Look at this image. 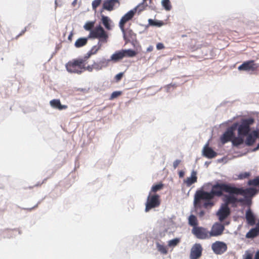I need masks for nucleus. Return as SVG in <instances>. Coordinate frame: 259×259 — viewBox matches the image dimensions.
<instances>
[{
	"instance_id": "nucleus-1",
	"label": "nucleus",
	"mask_w": 259,
	"mask_h": 259,
	"mask_svg": "<svg viewBox=\"0 0 259 259\" xmlns=\"http://www.w3.org/2000/svg\"><path fill=\"white\" fill-rule=\"evenodd\" d=\"M213 198L209 192L203 190H198L194 194L193 204L195 208H211L214 205L212 201Z\"/></svg>"
},
{
	"instance_id": "nucleus-2",
	"label": "nucleus",
	"mask_w": 259,
	"mask_h": 259,
	"mask_svg": "<svg viewBox=\"0 0 259 259\" xmlns=\"http://www.w3.org/2000/svg\"><path fill=\"white\" fill-rule=\"evenodd\" d=\"M234 189L235 186L230 184L217 182L212 186L209 192L214 198V196L221 197L224 196V192L234 193Z\"/></svg>"
},
{
	"instance_id": "nucleus-3",
	"label": "nucleus",
	"mask_w": 259,
	"mask_h": 259,
	"mask_svg": "<svg viewBox=\"0 0 259 259\" xmlns=\"http://www.w3.org/2000/svg\"><path fill=\"white\" fill-rule=\"evenodd\" d=\"M254 120L251 117L243 118L240 123L238 122L237 131L238 135L246 137L250 132V126L254 123Z\"/></svg>"
},
{
	"instance_id": "nucleus-4",
	"label": "nucleus",
	"mask_w": 259,
	"mask_h": 259,
	"mask_svg": "<svg viewBox=\"0 0 259 259\" xmlns=\"http://www.w3.org/2000/svg\"><path fill=\"white\" fill-rule=\"evenodd\" d=\"M88 38H98L99 43H105L107 41L108 35L104 28L99 25L90 31Z\"/></svg>"
},
{
	"instance_id": "nucleus-5",
	"label": "nucleus",
	"mask_w": 259,
	"mask_h": 259,
	"mask_svg": "<svg viewBox=\"0 0 259 259\" xmlns=\"http://www.w3.org/2000/svg\"><path fill=\"white\" fill-rule=\"evenodd\" d=\"M82 60L76 59L68 62L65 65L68 72L72 73L80 74L82 73V68H84Z\"/></svg>"
},
{
	"instance_id": "nucleus-6",
	"label": "nucleus",
	"mask_w": 259,
	"mask_h": 259,
	"mask_svg": "<svg viewBox=\"0 0 259 259\" xmlns=\"http://www.w3.org/2000/svg\"><path fill=\"white\" fill-rule=\"evenodd\" d=\"M160 203L159 196L157 194L152 195L149 192L146 203L145 211L147 212L152 208L158 207Z\"/></svg>"
},
{
	"instance_id": "nucleus-7",
	"label": "nucleus",
	"mask_w": 259,
	"mask_h": 259,
	"mask_svg": "<svg viewBox=\"0 0 259 259\" xmlns=\"http://www.w3.org/2000/svg\"><path fill=\"white\" fill-rule=\"evenodd\" d=\"M238 122L234 123L221 137V141L224 144L229 141H232L234 137V131L237 129Z\"/></svg>"
},
{
	"instance_id": "nucleus-8",
	"label": "nucleus",
	"mask_w": 259,
	"mask_h": 259,
	"mask_svg": "<svg viewBox=\"0 0 259 259\" xmlns=\"http://www.w3.org/2000/svg\"><path fill=\"white\" fill-rule=\"evenodd\" d=\"M192 234L199 239H208L210 236L209 235V231L206 228L202 227H194L192 230Z\"/></svg>"
},
{
	"instance_id": "nucleus-9",
	"label": "nucleus",
	"mask_w": 259,
	"mask_h": 259,
	"mask_svg": "<svg viewBox=\"0 0 259 259\" xmlns=\"http://www.w3.org/2000/svg\"><path fill=\"white\" fill-rule=\"evenodd\" d=\"M137 12V8H134L125 14L121 18L119 22V27L122 32L124 33V24L131 20Z\"/></svg>"
},
{
	"instance_id": "nucleus-10",
	"label": "nucleus",
	"mask_w": 259,
	"mask_h": 259,
	"mask_svg": "<svg viewBox=\"0 0 259 259\" xmlns=\"http://www.w3.org/2000/svg\"><path fill=\"white\" fill-rule=\"evenodd\" d=\"M211 249L216 254H222L227 250V245L224 242L217 241L211 245Z\"/></svg>"
},
{
	"instance_id": "nucleus-11",
	"label": "nucleus",
	"mask_w": 259,
	"mask_h": 259,
	"mask_svg": "<svg viewBox=\"0 0 259 259\" xmlns=\"http://www.w3.org/2000/svg\"><path fill=\"white\" fill-rule=\"evenodd\" d=\"M257 68V66L253 60H249L244 62L238 67L240 71H244L248 72H253Z\"/></svg>"
},
{
	"instance_id": "nucleus-12",
	"label": "nucleus",
	"mask_w": 259,
	"mask_h": 259,
	"mask_svg": "<svg viewBox=\"0 0 259 259\" xmlns=\"http://www.w3.org/2000/svg\"><path fill=\"white\" fill-rule=\"evenodd\" d=\"M257 190L254 188H248L243 189L242 188H237L235 186L234 193L236 195H242L249 196L250 197L254 196L257 193Z\"/></svg>"
},
{
	"instance_id": "nucleus-13",
	"label": "nucleus",
	"mask_w": 259,
	"mask_h": 259,
	"mask_svg": "<svg viewBox=\"0 0 259 259\" xmlns=\"http://www.w3.org/2000/svg\"><path fill=\"white\" fill-rule=\"evenodd\" d=\"M202 247L200 243L194 244L191 249L190 259H198L202 255Z\"/></svg>"
},
{
	"instance_id": "nucleus-14",
	"label": "nucleus",
	"mask_w": 259,
	"mask_h": 259,
	"mask_svg": "<svg viewBox=\"0 0 259 259\" xmlns=\"http://www.w3.org/2000/svg\"><path fill=\"white\" fill-rule=\"evenodd\" d=\"M225 229L224 226L220 223H214L209 232L210 237L218 236L221 235Z\"/></svg>"
},
{
	"instance_id": "nucleus-15",
	"label": "nucleus",
	"mask_w": 259,
	"mask_h": 259,
	"mask_svg": "<svg viewBox=\"0 0 259 259\" xmlns=\"http://www.w3.org/2000/svg\"><path fill=\"white\" fill-rule=\"evenodd\" d=\"M202 154L207 158L212 159L216 157L218 154L211 147H209V142H207L203 148Z\"/></svg>"
},
{
	"instance_id": "nucleus-16",
	"label": "nucleus",
	"mask_w": 259,
	"mask_h": 259,
	"mask_svg": "<svg viewBox=\"0 0 259 259\" xmlns=\"http://www.w3.org/2000/svg\"><path fill=\"white\" fill-rule=\"evenodd\" d=\"M230 214V210L228 206L224 204L221 205V208L217 213L220 221H223L226 219Z\"/></svg>"
},
{
	"instance_id": "nucleus-17",
	"label": "nucleus",
	"mask_w": 259,
	"mask_h": 259,
	"mask_svg": "<svg viewBox=\"0 0 259 259\" xmlns=\"http://www.w3.org/2000/svg\"><path fill=\"white\" fill-rule=\"evenodd\" d=\"M228 194L224 195L223 204L228 206L229 204H232L233 206H235L237 203V197L235 196V193H228Z\"/></svg>"
},
{
	"instance_id": "nucleus-18",
	"label": "nucleus",
	"mask_w": 259,
	"mask_h": 259,
	"mask_svg": "<svg viewBox=\"0 0 259 259\" xmlns=\"http://www.w3.org/2000/svg\"><path fill=\"white\" fill-rule=\"evenodd\" d=\"M117 5V6L119 5L118 0H106L104 2L102 6V10H106L109 11H111L114 9V7Z\"/></svg>"
},
{
	"instance_id": "nucleus-19",
	"label": "nucleus",
	"mask_w": 259,
	"mask_h": 259,
	"mask_svg": "<svg viewBox=\"0 0 259 259\" xmlns=\"http://www.w3.org/2000/svg\"><path fill=\"white\" fill-rule=\"evenodd\" d=\"M257 131H253L248 135L246 136L247 137L245 141V144L247 146H252L256 141L257 138H258V135H257Z\"/></svg>"
},
{
	"instance_id": "nucleus-20",
	"label": "nucleus",
	"mask_w": 259,
	"mask_h": 259,
	"mask_svg": "<svg viewBox=\"0 0 259 259\" xmlns=\"http://www.w3.org/2000/svg\"><path fill=\"white\" fill-rule=\"evenodd\" d=\"M109 61V60H106L105 58H102L98 62L94 61L93 63L94 69L96 71H99L101 70L103 68L106 67Z\"/></svg>"
},
{
	"instance_id": "nucleus-21",
	"label": "nucleus",
	"mask_w": 259,
	"mask_h": 259,
	"mask_svg": "<svg viewBox=\"0 0 259 259\" xmlns=\"http://www.w3.org/2000/svg\"><path fill=\"white\" fill-rule=\"evenodd\" d=\"M122 33L123 39L126 42L130 41L131 39L133 40L136 38V34L131 29H127L126 31L124 29V33Z\"/></svg>"
},
{
	"instance_id": "nucleus-22",
	"label": "nucleus",
	"mask_w": 259,
	"mask_h": 259,
	"mask_svg": "<svg viewBox=\"0 0 259 259\" xmlns=\"http://www.w3.org/2000/svg\"><path fill=\"white\" fill-rule=\"evenodd\" d=\"M245 218L249 225L253 226L255 224V218L250 208H248L246 211Z\"/></svg>"
},
{
	"instance_id": "nucleus-23",
	"label": "nucleus",
	"mask_w": 259,
	"mask_h": 259,
	"mask_svg": "<svg viewBox=\"0 0 259 259\" xmlns=\"http://www.w3.org/2000/svg\"><path fill=\"white\" fill-rule=\"evenodd\" d=\"M51 106L54 108L58 109L60 110L65 109L67 106L65 105H61L60 100L53 99L50 102Z\"/></svg>"
},
{
	"instance_id": "nucleus-24",
	"label": "nucleus",
	"mask_w": 259,
	"mask_h": 259,
	"mask_svg": "<svg viewBox=\"0 0 259 259\" xmlns=\"http://www.w3.org/2000/svg\"><path fill=\"white\" fill-rule=\"evenodd\" d=\"M196 175V171L193 170L191 172V177L187 178V179L185 181V183L188 187H190L193 184L197 182V178Z\"/></svg>"
},
{
	"instance_id": "nucleus-25",
	"label": "nucleus",
	"mask_w": 259,
	"mask_h": 259,
	"mask_svg": "<svg viewBox=\"0 0 259 259\" xmlns=\"http://www.w3.org/2000/svg\"><path fill=\"white\" fill-rule=\"evenodd\" d=\"M90 38H88V36L87 37H80L77 39L75 44L74 46L76 48H79L85 46L88 42V40Z\"/></svg>"
},
{
	"instance_id": "nucleus-26",
	"label": "nucleus",
	"mask_w": 259,
	"mask_h": 259,
	"mask_svg": "<svg viewBox=\"0 0 259 259\" xmlns=\"http://www.w3.org/2000/svg\"><path fill=\"white\" fill-rule=\"evenodd\" d=\"M101 17L102 23L106 28V29L109 30H111L112 29V27L110 25V23L111 21L110 18L108 17L104 16L103 15H101Z\"/></svg>"
},
{
	"instance_id": "nucleus-27",
	"label": "nucleus",
	"mask_w": 259,
	"mask_h": 259,
	"mask_svg": "<svg viewBox=\"0 0 259 259\" xmlns=\"http://www.w3.org/2000/svg\"><path fill=\"white\" fill-rule=\"evenodd\" d=\"M259 234V230L257 227V226L254 228L251 229L246 234V237L247 238H254L256 237Z\"/></svg>"
},
{
	"instance_id": "nucleus-28",
	"label": "nucleus",
	"mask_w": 259,
	"mask_h": 259,
	"mask_svg": "<svg viewBox=\"0 0 259 259\" xmlns=\"http://www.w3.org/2000/svg\"><path fill=\"white\" fill-rule=\"evenodd\" d=\"M124 57L122 50L117 51L111 56V60L116 62Z\"/></svg>"
},
{
	"instance_id": "nucleus-29",
	"label": "nucleus",
	"mask_w": 259,
	"mask_h": 259,
	"mask_svg": "<svg viewBox=\"0 0 259 259\" xmlns=\"http://www.w3.org/2000/svg\"><path fill=\"white\" fill-rule=\"evenodd\" d=\"M244 136H238V137H235V135H234V137H233L231 141L233 145L237 147L243 144L244 142Z\"/></svg>"
},
{
	"instance_id": "nucleus-30",
	"label": "nucleus",
	"mask_w": 259,
	"mask_h": 259,
	"mask_svg": "<svg viewBox=\"0 0 259 259\" xmlns=\"http://www.w3.org/2000/svg\"><path fill=\"white\" fill-rule=\"evenodd\" d=\"M163 22L160 20H154L152 19H148V24L147 27L149 26H157L160 27L163 25Z\"/></svg>"
},
{
	"instance_id": "nucleus-31",
	"label": "nucleus",
	"mask_w": 259,
	"mask_h": 259,
	"mask_svg": "<svg viewBox=\"0 0 259 259\" xmlns=\"http://www.w3.org/2000/svg\"><path fill=\"white\" fill-rule=\"evenodd\" d=\"M188 223L190 226L193 227H197L198 222L196 217L193 214L190 215L188 219Z\"/></svg>"
},
{
	"instance_id": "nucleus-32",
	"label": "nucleus",
	"mask_w": 259,
	"mask_h": 259,
	"mask_svg": "<svg viewBox=\"0 0 259 259\" xmlns=\"http://www.w3.org/2000/svg\"><path fill=\"white\" fill-rule=\"evenodd\" d=\"M161 5L166 11H170L171 9V5L169 0H162Z\"/></svg>"
},
{
	"instance_id": "nucleus-33",
	"label": "nucleus",
	"mask_w": 259,
	"mask_h": 259,
	"mask_svg": "<svg viewBox=\"0 0 259 259\" xmlns=\"http://www.w3.org/2000/svg\"><path fill=\"white\" fill-rule=\"evenodd\" d=\"M124 57H133L136 55V52L131 49L122 50Z\"/></svg>"
},
{
	"instance_id": "nucleus-34",
	"label": "nucleus",
	"mask_w": 259,
	"mask_h": 259,
	"mask_svg": "<svg viewBox=\"0 0 259 259\" xmlns=\"http://www.w3.org/2000/svg\"><path fill=\"white\" fill-rule=\"evenodd\" d=\"M102 43H99L98 42L97 45L94 46L89 51L91 54H92V55L96 54L98 50H100V49L101 48L102 46Z\"/></svg>"
},
{
	"instance_id": "nucleus-35",
	"label": "nucleus",
	"mask_w": 259,
	"mask_h": 259,
	"mask_svg": "<svg viewBox=\"0 0 259 259\" xmlns=\"http://www.w3.org/2000/svg\"><path fill=\"white\" fill-rule=\"evenodd\" d=\"M95 24L94 21H88L83 26V28L85 30L88 31L92 30V28L94 27Z\"/></svg>"
},
{
	"instance_id": "nucleus-36",
	"label": "nucleus",
	"mask_w": 259,
	"mask_h": 259,
	"mask_svg": "<svg viewBox=\"0 0 259 259\" xmlns=\"http://www.w3.org/2000/svg\"><path fill=\"white\" fill-rule=\"evenodd\" d=\"M156 246L158 250L162 254H166L167 252V249L165 246L160 244L159 243H156Z\"/></svg>"
},
{
	"instance_id": "nucleus-37",
	"label": "nucleus",
	"mask_w": 259,
	"mask_h": 259,
	"mask_svg": "<svg viewBox=\"0 0 259 259\" xmlns=\"http://www.w3.org/2000/svg\"><path fill=\"white\" fill-rule=\"evenodd\" d=\"M247 184L249 186H259V177H257L252 180H249Z\"/></svg>"
},
{
	"instance_id": "nucleus-38",
	"label": "nucleus",
	"mask_w": 259,
	"mask_h": 259,
	"mask_svg": "<svg viewBox=\"0 0 259 259\" xmlns=\"http://www.w3.org/2000/svg\"><path fill=\"white\" fill-rule=\"evenodd\" d=\"M163 186L162 183H160L152 187L151 191L150 192H156L157 191L161 190Z\"/></svg>"
},
{
	"instance_id": "nucleus-39",
	"label": "nucleus",
	"mask_w": 259,
	"mask_h": 259,
	"mask_svg": "<svg viewBox=\"0 0 259 259\" xmlns=\"http://www.w3.org/2000/svg\"><path fill=\"white\" fill-rule=\"evenodd\" d=\"M148 6L147 4H143V3H140L138 5H137L135 8H137V12H138V14L140 13L142 11H143L145 7Z\"/></svg>"
},
{
	"instance_id": "nucleus-40",
	"label": "nucleus",
	"mask_w": 259,
	"mask_h": 259,
	"mask_svg": "<svg viewBox=\"0 0 259 259\" xmlns=\"http://www.w3.org/2000/svg\"><path fill=\"white\" fill-rule=\"evenodd\" d=\"M179 242L180 239L176 238L172 240H170L168 241V245L169 246H175L178 244Z\"/></svg>"
},
{
	"instance_id": "nucleus-41",
	"label": "nucleus",
	"mask_w": 259,
	"mask_h": 259,
	"mask_svg": "<svg viewBox=\"0 0 259 259\" xmlns=\"http://www.w3.org/2000/svg\"><path fill=\"white\" fill-rule=\"evenodd\" d=\"M102 0H94L92 2V8L94 10H96V8L100 5Z\"/></svg>"
},
{
	"instance_id": "nucleus-42",
	"label": "nucleus",
	"mask_w": 259,
	"mask_h": 259,
	"mask_svg": "<svg viewBox=\"0 0 259 259\" xmlns=\"http://www.w3.org/2000/svg\"><path fill=\"white\" fill-rule=\"evenodd\" d=\"M249 176V173L247 172H245L240 174L238 176V179L242 180V179L248 178Z\"/></svg>"
},
{
	"instance_id": "nucleus-43",
	"label": "nucleus",
	"mask_w": 259,
	"mask_h": 259,
	"mask_svg": "<svg viewBox=\"0 0 259 259\" xmlns=\"http://www.w3.org/2000/svg\"><path fill=\"white\" fill-rule=\"evenodd\" d=\"M121 94V92H120V91H115V92H113L111 94V95L110 96V100H112V99L117 97L118 96H119Z\"/></svg>"
},
{
	"instance_id": "nucleus-44",
	"label": "nucleus",
	"mask_w": 259,
	"mask_h": 259,
	"mask_svg": "<svg viewBox=\"0 0 259 259\" xmlns=\"http://www.w3.org/2000/svg\"><path fill=\"white\" fill-rule=\"evenodd\" d=\"M85 63H84V68H82V72L85 70H88L89 72H92L93 69H94L93 64L92 65H88L87 67L85 66Z\"/></svg>"
},
{
	"instance_id": "nucleus-45",
	"label": "nucleus",
	"mask_w": 259,
	"mask_h": 259,
	"mask_svg": "<svg viewBox=\"0 0 259 259\" xmlns=\"http://www.w3.org/2000/svg\"><path fill=\"white\" fill-rule=\"evenodd\" d=\"M91 55H92V54H91V53L89 51L88 53L84 55V56L83 57V58H80V59H78L79 60H82L83 61H82L83 62V64H84V63H85V61L88 59H89Z\"/></svg>"
},
{
	"instance_id": "nucleus-46",
	"label": "nucleus",
	"mask_w": 259,
	"mask_h": 259,
	"mask_svg": "<svg viewBox=\"0 0 259 259\" xmlns=\"http://www.w3.org/2000/svg\"><path fill=\"white\" fill-rule=\"evenodd\" d=\"M181 161L179 159H177L174 161L173 163V167L174 169H176L178 167V165L181 163Z\"/></svg>"
},
{
	"instance_id": "nucleus-47",
	"label": "nucleus",
	"mask_w": 259,
	"mask_h": 259,
	"mask_svg": "<svg viewBox=\"0 0 259 259\" xmlns=\"http://www.w3.org/2000/svg\"><path fill=\"white\" fill-rule=\"evenodd\" d=\"M122 76H123V73L120 72L116 75V76H115V79L117 81H119L121 79V77H122Z\"/></svg>"
},
{
	"instance_id": "nucleus-48",
	"label": "nucleus",
	"mask_w": 259,
	"mask_h": 259,
	"mask_svg": "<svg viewBox=\"0 0 259 259\" xmlns=\"http://www.w3.org/2000/svg\"><path fill=\"white\" fill-rule=\"evenodd\" d=\"M164 48L163 44L161 42H159L156 45V49L158 50L163 49Z\"/></svg>"
},
{
	"instance_id": "nucleus-49",
	"label": "nucleus",
	"mask_w": 259,
	"mask_h": 259,
	"mask_svg": "<svg viewBox=\"0 0 259 259\" xmlns=\"http://www.w3.org/2000/svg\"><path fill=\"white\" fill-rule=\"evenodd\" d=\"M244 259H252V255L249 253H246Z\"/></svg>"
},
{
	"instance_id": "nucleus-50",
	"label": "nucleus",
	"mask_w": 259,
	"mask_h": 259,
	"mask_svg": "<svg viewBox=\"0 0 259 259\" xmlns=\"http://www.w3.org/2000/svg\"><path fill=\"white\" fill-rule=\"evenodd\" d=\"M152 0H149V8L152 10H154L155 9V6L152 4Z\"/></svg>"
},
{
	"instance_id": "nucleus-51",
	"label": "nucleus",
	"mask_w": 259,
	"mask_h": 259,
	"mask_svg": "<svg viewBox=\"0 0 259 259\" xmlns=\"http://www.w3.org/2000/svg\"><path fill=\"white\" fill-rule=\"evenodd\" d=\"M245 202L246 204L248 205H250L251 203L250 199L247 198L246 197H245Z\"/></svg>"
},
{
	"instance_id": "nucleus-52",
	"label": "nucleus",
	"mask_w": 259,
	"mask_h": 259,
	"mask_svg": "<svg viewBox=\"0 0 259 259\" xmlns=\"http://www.w3.org/2000/svg\"><path fill=\"white\" fill-rule=\"evenodd\" d=\"M153 50V47L152 46H149L147 48L146 51L147 52H151Z\"/></svg>"
},
{
	"instance_id": "nucleus-53",
	"label": "nucleus",
	"mask_w": 259,
	"mask_h": 259,
	"mask_svg": "<svg viewBox=\"0 0 259 259\" xmlns=\"http://www.w3.org/2000/svg\"><path fill=\"white\" fill-rule=\"evenodd\" d=\"M204 214H205V211L204 210H201L198 213V215H199V217L201 218V217H203Z\"/></svg>"
},
{
	"instance_id": "nucleus-54",
	"label": "nucleus",
	"mask_w": 259,
	"mask_h": 259,
	"mask_svg": "<svg viewBox=\"0 0 259 259\" xmlns=\"http://www.w3.org/2000/svg\"><path fill=\"white\" fill-rule=\"evenodd\" d=\"M244 201H245V199L244 198H237V202H243Z\"/></svg>"
},
{
	"instance_id": "nucleus-55",
	"label": "nucleus",
	"mask_w": 259,
	"mask_h": 259,
	"mask_svg": "<svg viewBox=\"0 0 259 259\" xmlns=\"http://www.w3.org/2000/svg\"><path fill=\"white\" fill-rule=\"evenodd\" d=\"M179 175L180 178H182L184 176V172L183 171H180L179 172Z\"/></svg>"
},
{
	"instance_id": "nucleus-56",
	"label": "nucleus",
	"mask_w": 259,
	"mask_h": 259,
	"mask_svg": "<svg viewBox=\"0 0 259 259\" xmlns=\"http://www.w3.org/2000/svg\"><path fill=\"white\" fill-rule=\"evenodd\" d=\"M254 259H259V251H257L255 253Z\"/></svg>"
},
{
	"instance_id": "nucleus-57",
	"label": "nucleus",
	"mask_w": 259,
	"mask_h": 259,
	"mask_svg": "<svg viewBox=\"0 0 259 259\" xmlns=\"http://www.w3.org/2000/svg\"><path fill=\"white\" fill-rule=\"evenodd\" d=\"M258 150H259V143L257 144L256 147L253 149L252 151L254 152Z\"/></svg>"
},
{
	"instance_id": "nucleus-58",
	"label": "nucleus",
	"mask_w": 259,
	"mask_h": 259,
	"mask_svg": "<svg viewBox=\"0 0 259 259\" xmlns=\"http://www.w3.org/2000/svg\"><path fill=\"white\" fill-rule=\"evenodd\" d=\"M26 28H25L24 29L22 30L21 32L18 35V36H19L22 35V34H23L26 31Z\"/></svg>"
},
{
	"instance_id": "nucleus-59",
	"label": "nucleus",
	"mask_w": 259,
	"mask_h": 259,
	"mask_svg": "<svg viewBox=\"0 0 259 259\" xmlns=\"http://www.w3.org/2000/svg\"><path fill=\"white\" fill-rule=\"evenodd\" d=\"M77 0H74V1H73V2L72 3V6H73V7H74V6H75V5H76V3H77Z\"/></svg>"
},
{
	"instance_id": "nucleus-60",
	"label": "nucleus",
	"mask_w": 259,
	"mask_h": 259,
	"mask_svg": "<svg viewBox=\"0 0 259 259\" xmlns=\"http://www.w3.org/2000/svg\"><path fill=\"white\" fill-rule=\"evenodd\" d=\"M72 33H70V34L68 35V39L69 40H71L72 37Z\"/></svg>"
},
{
	"instance_id": "nucleus-61",
	"label": "nucleus",
	"mask_w": 259,
	"mask_h": 259,
	"mask_svg": "<svg viewBox=\"0 0 259 259\" xmlns=\"http://www.w3.org/2000/svg\"><path fill=\"white\" fill-rule=\"evenodd\" d=\"M254 131H257V135H258V137L259 138V126L256 128V130H254Z\"/></svg>"
},
{
	"instance_id": "nucleus-62",
	"label": "nucleus",
	"mask_w": 259,
	"mask_h": 259,
	"mask_svg": "<svg viewBox=\"0 0 259 259\" xmlns=\"http://www.w3.org/2000/svg\"><path fill=\"white\" fill-rule=\"evenodd\" d=\"M210 163V162H205V164L206 165L208 166Z\"/></svg>"
},
{
	"instance_id": "nucleus-63",
	"label": "nucleus",
	"mask_w": 259,
	"mask_h": 259,
	"mask_svg": "<svg viewBox=\"0 0 259 259\" xmlns=\"http://www.w3.org/2000/svg\"><path fill=\"white\" fill-rule=\"evenodd\" d=\"M146 1H147V0H143L142 3H143V4H145V2H146Z\"/></svg>"
},
{
	"instance_id": "nucleus-64",
	"label": "nucleus",
	"mask_w": 259,
	"mask_h": 259,
	"mask_svg": "<svg viewBox=\"0 0 259 259\" xmlns=\"http://www.w3.org/2000/svg\"><path fill=\"white\" fill-rule=\"evenodd\" d=\"M170 86H171V85H170V84H169V85L167 87V89H168V88H169Z\"/></svg>"
}]
</instances>
